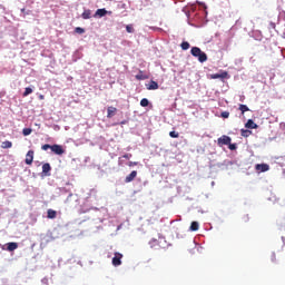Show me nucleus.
Instances as JSON below:
<instances>
[{
    "label": "nucleus",
    "instance_id": "obj_6",
    "mask_svg": "<svg viewBox=\"0 0 285 285\" xmlns=\"http://www.w3.org/2000/svg\"><path fill=\"white\" fill-rule=\"evenodd\" d=\"M228 71H222L220 73L210 75V79H229Z\"/></svg>",
    "mask_w": 285,
    "mask_h": 285
},
{
    "label": "nucleus",
    "instance_id": "obj_17",
    "mask_svg": "<svg viewBox=\"0 0 285 285\" xmlns=\"http://www.w3.org/2000/svg\"><path fill=\"white\" fill-rule=\"evenodd\" d=\"M189 230H191L193 233L199 230V223L198 222H191Z\"/></svg>",
    "mask_w": 285,
    "mask_h": 285
},
{
    "label": "nucleus",
    "instance_id": "obj_10",
    "mask_svg": "<svg viewBox=\"0 0 285 285\" xmlns=\"http://www.w3.org/2000/svg\"><path fill=\"white\" fill-rule=\"evenodd\" d=\"M52 170V167L48 163L42 165V173L46 177H50V171Z\"/></svg>",
    "mask_w": 285,
    "mask_h": 285
},
{
    "label": "nucleus",
    "instance_id": "obj_15",
    "mask_svg": "<svg viewBox=\"0 0 285 285\" xmlns=\"http://www.w3.org/2000/svg\"><path fill=\"white\" fill-rule=\"evenodd\" d=\"M47 217L48 219H57V212L55 209H48Z\"/></svg>",
    "mask_w": 285,
    "mask_h": 285
},
{
    "label": "nucleus",
    "instance_id": "obj_12",
    "mask_svg": "<svg viewBox=\"0 0 285 285\" xmlns=\"http://www.w3.org/2000/svg\"><path fill=\"white\" fill-rule=\"evenodd\" d=\"M159 89V83H157V81L151 80L148 85H147V90H158Z\"/></svg>",
    "mask_w": 285,
    "mask_h": 285
},
{
    "label": "nucleus",
    "instance_id": "obj_20",
    "mask_svg": "<svg viewBox=\"0 0 285 285\" xmlns=\"http://www.w3.org/2000/svg\"><path fill=\"white\" fill-rule=\"evenodd\" d=\"M238 110H240L242 115H244V112H248L250 109L246 105H239Z\"/></svg>",
    "mask_w": 285,
    "mask_h": 285
},
{
    "label": "nucleus",
    "instance_id": "obj_11",
    "mask_svg": "<svg viewBox=\"0 0 285 285\" xmlns=\"http://www.w3.org/2000/svg\"><path fill=\"white\" fill-rule=\"evenodd\" d=\"M106 14H112V11L106 9H98L95 13V17H106Z\"/></svg>",
    "mask_w": 285,
    "mask_h": 285
},
{
    "label": "nucleus",
    "instance_id": "obj_26",
    "mask_svg": "<svg viewBox=\"0 0 285 285\" xmlns=\"http://www.w3.org/2000/svg\"><path fill=\"white\" fill-rule=\"evenodd\" d=\"M75 32H76L77 35H83V32H86V29H83V28H81V27H77V28L75 29Z\"/></svg>",
    "mask_w": 285,
    "mask_h": 285
},
{
    "label": "nucleus",
    "instance_id": "obj_22",
    "mask_svg": "<svg viewBox=\"0 0 285 285\" xmlns=\"http://www.w3.org/2000/svg\"><path fill=\"white\" fill-rule=\"evenodd\" d=\"M240 135H242V137H250L252 131L248 129H242Z\"/></svg>",
    "mask_w": 285,
    "mask_h": 285
},
{
    "label": "nucleus",
    "instance_id": "obj_35",
    "mask_svg": "<svg viewBox=\"0 0 285 285\" xmlns=\"http://www.w3.org/2000/svg\"><path fill=\"white\" fill-rule=\"evenodd\" d=\"M21 11H22V12H26V9H22Z\"/></svg>",
    "mask_w": 285,
    "mask_h": 285
},
{
    "label": "nucleus",
    "instance_id": "obj_25",
    "mask_svg": "<svg viewBox=\"0 0 285 285\" xmlns=\"http://www.w3.org/2000/svg\"><path fill=\"white\" fill-rule=\"evenodd\" d=\"M22 135H23L24 137H28V135H32V129H30V128H24V129L22 130Z\"/></svg>",
    "mask_w": 285,
    "mask_h": 285
},
{
    "label": "nucleus",
    "instance_id": "obj_30",
    "mask_svg": "<svg viewBox=\"0 0 285 285\" xmlns=\"http://www.w3.org/2000/svg\"><path fill=\"white\" fill-rule=\"evenodd\" d=\"M51 148H52V145H48V144L41 146V150H49V149L51 150Z\"/></svg>",
    "mask_w": 285,
    "mask_h": 285
},
{
    "label": "nucleus",
    "instance_id": "obj_7",
    "mask_svg": "<svg viewBox=\"0 0 285 285\" xmlns=\"http://www.w3.org/2000/svg\"><path fill=\"white\" fill-rule=\"evenodd\" d=\"M26 164L27 166H32V161H35V151L33 150H29L26 155Z\"/></svg>",
    "mask_w": 285,
    "mask_h": 285
},
{
    "label": "nucleus",
    "instance_id": "obj_13",
    "mask_svg": "<svg viewBox=\"0 0 285 285\" xmlns=\"http://www.w3.org/2000/svg\"><path fill=\"white\" fill-rule=\"evenodd\" d=\"M18 248H19L18 243H8L7 244V250H9V253H12L13 250H17Z\"/></svg>",
    "mask_w": 285,
    "mask_h": 285
},
{
    "label": "nucleus",
    "instance_id": "obj_28",
    "mask_svg": "<svg viewBox=\"0 0 285 285\" xmlns=\"http://www.w3.org/2000/svg\"><path fill=\"white\" fill-rule=\"evenodd\" d=\"M220 117H223V119H228V117H230V112H228V111H223V112L220 114Z\"/></svg>",
    "mask_w": 285,
    "mask_h": 285
},
{
    "label": "nucleus",
    "instance_id": "obj_27",
    "mask_svg": "<svg viewBox=\"0 0 285 285\" xmlns=\"http://www.w3.org/2000/svg\"><path fill=\"white\" fill-rule=\"evenodd\" d=\"M169 137H171L173 139H178L179 132H177V131H170V132H169Z\"/></svg>",
    "mask_w": 285,
    "mask_h": 285
},
{
    "label": "nucleus",
    "instance_id": "obj_8",
    "mask_svg": "<svg viewBox=\"0 0 285 285\" xmlns=\"http://www.w3.org/2000/svg\"><path fill=\"white\" fill-rule=\"evenodd\" d=\"M137 178V170H132L128 176L125 178V184H130V181H135Z\"/></svg>",
    "mask_w": 285,
    "mask_h": 285
},
{
    "label": "nucleus",
    "instance_id": "obj_31",
    "mask_svg": "<svg viewBox=\"0 0 285 285\" xmlns=\"http://www.w3.org/2000/svg\"><path fill=\"white\" fill-rule=\"evenodd\" d=\"M227 146H228L229 150H237V145L236 144H230L229 142Z\"/></svg>",
    "mask_w": 285,
    "mask_h": 285
},
{
    "label": "nucleus",
    "instance_id": "obj_34",
    "mask_svg": "<svg viewBox=\"0 0 285 285\" xmlns=\"http://www.w3.org/2000/svg\"><path fill=\"white\" fill-rule=\"evenodd\" d=\"M45 98H46V97H45L43 95H40V96H39V99H40V100H43Z\"/></svg>",
    "mask_w": 285,
    "mask_h": 285
},
{
    "label": "nucleus",
    "instance_id": "obj_29",
    "mask_svg": "<svg viewBox=\"0 0 285 285\" xmlns=\"http://www.w3.org/2000/svg\"><path fill=\"white\" fill-rule=\"evenodd\" d=\"M126 31L129 32V33H132V32H135V28H132L131 24H127L126 26Z\"/></svg>",
    "mask_w": 285,
    "mask_h": 285
},
{
    "label": "nucleus",
    "instance_id": "obj_21",
    "mask_svg": "<svg viewBox=\"0 0 285 285\" xmlns=\"http://www.w3.org/2000/svg\"><path fill=\"white\" fill-rule=\"evenodd\" d=\"M149 105H150V101H148L147 98H142V99L140 100V106H141L142 108H147V106H149Z\"/></svg>",
    "mask_w": 285,
    "mask_h": 285
},
{
    "label": "nucleus",
    "instance_id": "obj_4",
    "mask_svg": "<svg viewBox=\"0 0 285 285\" xmlns=\"http://www.w3.org/2000/svg\"><path fill=\"white\" fill-rule=\"evenodd\" d=\"M51 151L55 155H63L66 153V149H63V146L61 145H51Z\"/></svg>",
    "mask_w": 285,
    "mask_h": 285
},
{
    "label": "nucleus",
    "instance_id": "obj_9",
    "mask_svg": "<svg viewBox=\"0 0 285 285\" xmlns=\"http://www.w3.org/2000/svg\"><path fill=\"white\" fill-rule=\"evenodd\" d=\"M117 115V108L116 107H108L107 108V118L112 119Z\"/></svg>",
    "mask_w": 285,
    "mask_h": 285
},
{
    "label": "nucleus",
    "instance_id": "obj_23",
    "mask_svg": "<svg viewBox=\"0 0 285 285\" xmlns=\"http://www.w3.org/2000/svg\"><path fill=\"white\" fill-rule=\"evenodd\" d=\"M181 50H188L190 48V43L188 41H184L180 45Z\"/></svg>",
    "mask_w": 285,
    "mask_h": 285
},
{
    "label": "nucleus",
    "instance_id": "obj_32",
    "mask_svg": "<svg viewBox=\"0 0 285 285\" xmlns=\"http://www.w3.org/2000/svg\"><path fill=\"white\" fill-rule=\"evenodd\" d=\"M127 166H129V168H132V166H139V163L138 161H129L127 164Z\"/></svg>",
    "mask_w": 285,
    "mask_h": 285
},
{
    "label": "nucleus",
    "instance_id": "obj_19",
    "mask_svg": "<svg viewBox=\"0 0 285 285\" xmlns=\"http://www.w3.org/2000/svg\"><path fill=\"white\" fill-rule=\"evenodd\" d=\"M1 148H3V149L12 148V141H10V140L3 141L1 144Z\"/></svg>",
    "mask_w": 285,
    "mask_h": 285
},
{
    "label": "nucleus",
    "instance_id": "obj_24",
    "mask_svg": "<svg viewBox=\"0 0 285 285\" xmlns=\"http://www.w3.org/2000/svg\"><path fill=\"white\" fill-rule=\"evenodd\" d=\"M28 95H32V88H30V87H27L24 89V92L22 94L23 97H28Z\"/></svg>",
    "mask_w": 285,
    "mask_h": 285
},
{
    "label": "nucleus",
    "instance_id": "obj_14",
    "mask_svg": "<svg viewBox=\"0 0 285 285\" xmlns=\"http://www.w3.org/2000/svg\"><path fill=\"white\" fill-rule=\"evenodd\" d=\"M245 128H249L250 130H255L257 128V124L253 121V119H248L245 124Z\"/></svg>",
    "mask_w": 285,
    "mask_h": 285
},
{
    "label": "nucleus",
    "instance_id": "obj_5",
    "mask_svg": "<svg viewBox=\"0 0 285 285\" xmlns=\"http://www.w3.org/2000/svg\"><path fill=\"white\" fill-rule=\"evenodd\" d=\"M255 170L257 173H268V170H271V166H268V164H257L255 166Z\"/></svg>",
    "mask_w": 285,
    "mask_h": 285
},
{
    "label": "nucleus",
    "instance_id": "obj_16",
    "mask_svg": "<svg viewBox=\"0 0 285 285\" xmlns=\"http://www.w3.org/2000/svg\"><path fill=\"white\" fill-rule=\"evenodd\" d=\"M137 81H144L148 79V75H144V71H139V73L136 75Z\"/></svg>",
    "mask_w": 285,
    "mask_h": 285
},
{
    "label": "nucleus",
    "instance_id": "obj_3",
    "mask_svg": "<svg viewBox=\"0 0 285 285\" xmlns=\"http://www.w3.org/2000/svg\"><path fill=\"white\" fill-rule=\"evenodd\" d=\"M232 141H233V139L226 135H223L222 137H219L217 139L218 146H228V144H230Z\"/></svg>",
    "mask_w": 285,
    "mask_h": 285
},
{
    "label": "nucleus",
    "instance_id": "obj_2",
    "mask_svg": "<svg viewBox=\"0 0 285 285\" xmlns=\"http://www.w3.org/2000/svg\"><path fill=\"white\" fill-rule=\"evenodd\" d=\"M121 259H124V254L119 253V252H116L114 254V257L111 259V264L112 266H121Z\"/></svg>",
    "mask_w": 285,
    "mask_h": 285
},
{
    "label": "nucleus",
    "instance_id": "obj_33",
    "mask_svg": "<svg viewBox=\"0 0 285 285\" xmlns=\"http://www.w3.org/2000/svg\"><path fill=\"white\" fill-rule=\"evenodd\" d=\"M124 159H131L132 158V154H125L122 156Z\"/></svg>",
    "mask_w": 285,
    "mask_h": 285
},
{
    "label": "nucleus",
    "instance_id": "obj_18",
    "mask_svg": "<svg viewBox=\"0 0 285 285\" xmlns=\"http://www.w3.org/2000/svg\"><path fill=\"white\" fill-rule=\"evenodd\" d=\"M82 19H90L92 17V11L90 9H87L81 14Z\"/></svg>",
    "mask_w": 285,
    "mask_h": 285
},
{
    "label": "nucleus",
    "instance_id": "obj_1",
    "mask_svg": "<svg viewBox=\"0 0 285 285\" xmlns=\"http://www.w3.org/2000/svg\"><path fill=\"white\" fill-rule=\"evenodd\" d=\"M193 57H196L200 63H205V61H208V56L206 52L202 51L199 47H193L190 50Z\"/></svg>",
    "mask_w": 285,
    "mask_h": 285
}]
</instances>
